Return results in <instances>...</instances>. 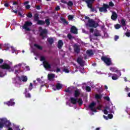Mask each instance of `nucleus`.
<instances>
[{
    "label": "nucleus",
    "mask_w": 130,
    "mask_h": 130,
    "mask_svg": "<svg viewBox=\"0 0 130 130\" xmlns=\"http://www.w3.org/2000/svg\"><path fill=\"white\" fill-rule=\"evenodd\" d=\"M68 20H69V21H72V20H73V19H74V15H69L68 16Z\"/></svg>",
    "instance_id": "obj_37"
},
{
    "label": "nucleus",
    "mask_w": 130,
    "mask_h": 130,
    "mask_svg": "<svg viewBox=\"0 0 130 130\" xmlns=\"http://www.w3.org/2000/svg\"><path fill=\"white\" fill-rule=\"evenodd\" d=\"M108 118H109V119H112V118H113V115L112 114H109L108 115Z\"/></svg>",
    "instance_id": "obj_44"
},
{
    "label": "nucleus",
    "mask_w": 130,
    "mask_h": 130,
    "mask_svg": "<svg viewBox=\"0 0 130 130\" xmlns=\"http://www.w3.org/2000/svg\"><path fill=\"white\" fill-rule=\"evenodd\" d=\"M104 100H106L107 101H110V98L108 96H104Z\"/></svg>",
    "instance_id": "obj_43"
},
{
    "label": "nucleus",
    "mask_w": 130,
    "mask_h": 130,
    "mask_svg": "<svg viewBox=\"0 0 130 130\" xmlns=\"http://www.w3.org/2000/svg\"><path fill=\"white\" fill-rule=\"evenodd\" d=\"M87 25H88L89 27H91L92 28H97V26H99V24L96 23L93 19H89Z\"/></svg>",
    "instance_id": "obj_6"
},
{
    "label": "nucleus",
    "mask_w": 130,
    "mask_h": 130,
    "mask_svg": "<svg viewBox=\"0 0 130 130\" xmlns=\"http://www.w3.org/2000/svg\"><path fill=\"white\" fill-rule=\"evenodd\" d=\"M15 75H18L19 74V70H15Z\"/></svg>",
    "instance_id": "obj_64"
},
{
    "label": "nucleus",
    "mask_w": 130,
    "mask_h": 130,
    "mask_svg": "<svg viewBox=\"0 0 130 130\" xmlns=\"http://www.w3.org/2000/svg\"><path fill=\"white\" fill-rule=\"evenodd\" d=\"M0 69H2V70H8L10 71V70H11V66L8 63H4V64L0 65Z\"/></svg>",
    "instance_id": "obj_10"
},
{
    "label": "nucleus",
    "mask_w": 130,
    "mask_h": 130,
    "mask_svg": "<svg viewBox=\"0 0 130 130\" xmlns=\"http://www.w3.org/2000/svg\"><path fill=\"white\" fill-rule=\"evenodd\" d=\"M39 20V14L38 13H36L34 15V21L35 22H38Z\"/></svg>",
    "instance_id": "obj_23"
},
{
    "label": "nucleus",
    "mask_w": 130,
    "mask_h": 130,
    "mask_svg": "<svg viewBox=\"0 0 130 130\" xmlns=\"http://www.w3.org/2000/svg\"><path fill=\"white\" fill-rule=\"evenodd\" d=\"M85 90L87 92H91V87H90V86H86L85 87Z\"/></svg>",
    "instance_id": "obj_40"
},
{
    "label": "nucleus",
    "mask_w": 130,
    "mask_h": 130,
    "mask_svg": "<svg viewBox=\"0 0 130 130\" xmlns=\"http://www.w3.org/2000/svg\"><path fill=\"white\" fill-rule=\"evenodd\" d=\"M70 32L73 34H78V29H77V27H76V26H73L71 28Z\"/></svg>",
    "instance_id": "obj_17"
},
{
    "label": "nucleus",
    "mask_w": 130,
    "mask_h": 130,
    "mask_svg": "<svg viewBox=\"0 0 130 130\" xmlns=\"http://www.w3.org/2000/svg\"><path fill=\"white\" fill-rule=\"evenodd\" d=\"M107 9H109V6L106 4H103L102 7H99V12L100 13H107Z\"/></svg>",
    "instance_id": "obj_5"
},
{
    "label": "nucleus",
    "mask_w": 130,
    "mask_h": 130,
    "mask_svg": "<svg viewBox=\"0 0 130 130\" xmlns=\"http://www.w3.org/2000/svg\"><path fill=\"white\" fill-rule=\"evenodd\" d=\"M62 46H63V42H62V40H59L58 41L57 48L58 49H61V48H62Z\"/></svg>",
    "instance_id": "obj_19"
},
{
    "label": "nucleus",
    "mask_w": 130,
    "mask_h": 130,
    "mask_svg": "<svg viewBox=\"0 0 130 130\" xmlns=\"http://www.w3.org/2000/svg\"><path fill=\"white\" fill-rule=\"evenodd\" d=\"M68 6H69V7H72L74 6V3H73V2L72 1H69L68 3H67Z\"/></svg>",
    "instance_id": "obj_35"
},
{
    "label": "nucleus",
    "mask_w": 130,
    "mask_h": 130,
    "mask_svg": "<svg viewBox=\"0 0 130 130\" xmlns=\"http://www.w3.org/2000/svg\"><path fill=\"white\" fill-rule=\"evenodd\" d=\"M110 70L111 71V72H113L114 73H116V72H117V69L114 67H111Z\"/></svg>",
    "instance_id": "obj_34"
},
{
    "label": "nucleus",
    "mask_w": 130,
    "mask_h": 130,
    "mask_svg": "<svg viewBox=\"0 0 130 130\" xmlns=\"http://www.w3.org/2000/svg\"><path fill=\"white\" fill-rule=\"evenodd\" d=\"M125 35H126V36L127 37H130V32H126V33H125Z\"/></svg>",
    "instance_id": "obj_55"
},
{
    "label": "nucleus",
    "mask_w": 130,
    "mask_h": 130,
    "mask_svg": "<svg viewBox=\"0 0 130 130\" xmlns=\"http://www.w3.org/2000/svg\"><path fill=\"white\" fill-rule=\"evenodd\" d=\"M32 89H33V84L31 83H30L29 84L28 89L29 90V91H31V90H32Z\"/></svg>",
    "instance_id": "obj_45"
},
{
    "label": "nucleus",
    "mask_w": 130,
    "mask_h": 130,
    "mask_svg": "<svg viewBox=\"0 0 130 130\" xmlns=\"http://www.w3.org/2000/svg\"><path fill=\"white\" fill-rule=\"evenodd\" d=\"M111 18L113 21H116V19H117V14L115 12H113L112 14V16L111 17Z\"/></svg>",
    "instance_id": "obj_20"
},
{
    "label": "nucleus",
    "mask_w": 130,
    "mask_h": 130,
    "mask_svg": "<svg viewBox=\"0 0 130 130\" xmlns=\"http://www.w3.org/2000/svg\"><path fill=\"white\" fill-rule=\"evenodd\" d=\"M4 62V59L0 58V64H2Z\"/></svg>",
    "instance_id": "obj_63"
},
{
    "label": "nucleus",
    "mask_w": 130,
    "mask_h": 130,
    "mask_svg": "<svg viewBox=\"0 0 130 130\" xmlns=\"http://www.w3.org/2000/svg\"><path fill=\"white\" fill-rule=\"evenodd\" d=\"M34 46L36 47V48H37L38 49H39V50H42V49H43V48L42 47V46L37 44H34Z\"/></svg>",
    "instance_id": "obj_25"
},
{
    "label": "nucleus",
    "mask_w": 130,
    "mask_h": 130,
    "mask_svg": "<svg viewBox=\"0 0 130 130\" xmlns=\"http://www.w3.org/2000/svg\"><path fill=\"white\" fill-rule=\"evenodd\" d=\"M32 23L30 21H26L23 25V29H25L26 31H30L31 29L29 27L32 26Z\"/></svg>",
    "instance_id": "obj_8"
},
{
    "label": "nucleus",
    "mask_w": 130,
    "mask_h": 130,
    "mask_svg": "<svg viewBox=\"0 0 130 130\" xmlns=\"http://www.w3.org/2000/svg\"><path fill=\"white\" fill-rule=\"evenodd\" d=\"M82 2H85V3H86L88 6H90V3L93 1V0H81Z\"/></svg>",
    "instance_id": "obj_32"
},
{
    "label": "nucleus",
    "mask_w": 130,
    "mask_h": 130,
    "mask_svg": "<svg viewBox=\"0 0 130 130\" xmlns=\"http://www.w3.org/2000/svg\"><path fill=\"white\" fill-rule=\"evenodd\" d=\"M69 40H72V39H75V37H73L71 34H68L67 36Z\"/></svg>",
    "instance_id": "obj_31"
},
{
    "label": "nucleus",
    "mask_w": 130,
    "mask_h": 130,
    "mask_svg": "<svg viewBox=\"0 0 130 130\" xmlns=\"http://www.w3.org/2000/svg\"><path fill=\"white\" fill-rule=\"evenodd\" d=\"M12 13H15V14H18V11L14 10L13 9L12 10Z\"/></svg>",
    "instance_id": "obj_58"
},
{
    "label": "nucleus",
    "mask_w": 130,
    "mask_h": 130,
    "mask_svg": "<svg viewBox=\"0 0 130 130\" xmlns=\"http://www.w3.org/2000/svg\"><path fill=\"white\" fill-rule=\"evenodd\" d=\"M40 60L41 61H45V57L43 56H41L40 57Z\"/></svg>",
    "instance_id": "obj_46"
},
{
    "label": "nucleus",
    "mask_w": 130,
    "mask_h": 130,
    "mask_svg": "<svg viewBox=\"0 0 130 130\" xmlns=\"http://www.w3.org/2000/svg\"><path fill=\"white\" fill-rule=\"evenodd\" d=\"M18 5V2H14L13 3V6L17 5Z\"/></svg>",
    "instance_id": "obj_60"
},
{
    "label": "nucleus",
    "mask_w": 130,
    "mask_h": 130,
    "mask_svg": "<svg viewBox=\"0 0 130 130\" xmlns=\"http://www.w3.org/2000/svg\"><path fill=\"white\" fill-rule=\"evenodd\" d=\"M104 113L105 114H108V111L106 109H105V110H104Z\"/></svg>",
    "instance_id": "obj_57"
},
{
    "label": "nucleus",
    "mask_w": 130,
    "mask_h": 130,
    "mask_svg": "<svg viewBox=\"0 0 130 130\" xmlns=\"http://www.w3.org/2000/svg\"><path fill=\"white\" fill-rule=\"evenodd\" d=\"M104 108L105 109H106V110H109L110 109V107L108 106H106Z\"/></svg>",
    "instance_id": "obj_50"
},
{
    "label": "nucleus",
    "mask_w": 130,
    "mask_h": 130,
    "mask_svg": "<svg viewBox=\"0 0 130 130\" xmlns=\"http://www.w3.org/2000/svg\"><path fill=\"white\" fill-rule=\"evenodd\" d=\"M27 17H28V18H32V17H33V15L32 14V13L31 12H29L28 13V14L27 15Z\"/></svg>",
    "instance_id": "obj_47"
},
{
    "label": "nucleus",
    "mask_w": 130,
    "mask_h": 130,
    "mask_svg": "<svg viewBox=\"0 0 130 130\" xmlns=\"http://www.w3.org/2000/svg\"><path fill=\"white\" fill-rule=\"evenodd\" d=\"M9 6L10 5L8 3H6L5 4H4V7H6V8H8Z\"/></svg>",
    "instance_id": "obj_51"
},
{
    "label": "nucleus",
    "mask_w": 130,
    "mask_h": 130,
    "mask_svg": "<svg viewBox=\"0 0 130 130\" xmlns=\"http://www.w3.org/2000/svg\"><path fill=\"white\" fill-rule=\"evenodd\" d=\"M116 73H117V76L119 78V77H120V76H121V72H120V71L119 70H117V71L116 72Z\"/></svg>",
    "instance_id": "obj_38"
},
{
    "label": "nucleus",
    "mask_w": 130,
    "mask_h": 130,
    "mask_svg": "<svg viewBox=\"0 0 130 130\" xmlns=\"http://www.w3.org/2000/svg\"><path fill=\"white\" fill-rule=\"evenodd\" d=\"M46 24L47 26H49L50 25V20L49 19H45V21L39 20L37 22V24L38 25H40L41 26H43L44 25Z\"/></svg>",
    "instance_id": "obj_4"
},
{
    "label": "nucleus",
    "mask_w": 130,
    "mask_h": 130,
    "mask_svg": "<svg viewBox=\"0 0 130 130\" xmlns=\"http://www.w3.org/2000/svg\"><path fill=\"white\" fill-rule=\"evenodd\" d=\"M121 27V25L119 24H116L115 25V29H119Z\"/></svg>",
    "instance_id": "obj_39"
},
{
    "label": "nucleus",
    "mask_w": 130,
    "mask_h": 130,
    "mask_svg": "<svg viewBox=\"0 0 130 130\" xmlns=\"http://www.w3.org/2000/svg\"><path fill=\"white\" fill-rule=\"evenodd\" d=\"M5 125L9 127L11 125V123L6 119H2L1 121H0V128H3Z\"/></svg>",
    "instance_id": "obj_3"
},
{
    "label": "nucleus",
    "mask_w": 130,
    "mask_h": 130,
    "mask_svg": "<svg viewBox=\"0 0 130 130\" xmlns=\"http://www.w3.org/2000/svg\"><path fill=\"white\" fill-rule=\"evenodd\" d=\"M39 31L40 32V36L42 37V39H45L46 38V35L48 33V30L46 28H42V27H39Z\"/></svg>",
    "instance_id": "obj_1"
},
{
    "label": "nucleus",
    "mask_w": 130,
    "mask_h": 130,
    "mask_svg": "<svg viewBox=\"0 0 130 130\" xmlns=\"http://www.w3.org/2000/svg\"><path fill=\"white\" fill-rule=\"evenodd\" d=\"M55 11H59L60 10V8L59 7V6H57L55 8Z\"/></svg>",
    "instance_id": "obj_48"
},
{
    "label": "nucleus",
    "mask_w": 130,
    "mask_h": 130,
    "mask_svg": "<svg viewBox=\"0 0 130 130\" xmlns=\"http://www.w3.org/2000/svg\"><path fill=\"white\" fill-rule=\"evenodd\" d=\"M70 100L71 103L74 105H75V104H77V103H79L80 106L83 105V100H82V99H77L74 98H71Z\"/></svg>",
    "instance_id": "obj_2"
},
{
    "label": "nucleus",
    "mask_w": 130,
    "mask_h": 130,
    "mask_svg": "<svg viewBox=\"0 0 130 130\" xmlns=\"http://www.w3.org/2000/svg\"><path fill=\"white\" fill-rule=\"evenodd\" d=\"M101 59L105 62V63L107 64V66H111V64L112 63L111 62V59L106 56H102Z\"/></svg>",
    "instance_id": "obj_7"
},
{
    "label": "nucleus",
    "mask_w": 130,
    "mask_h": 130,
    "mask_svg": "<svg viewBox=\"0 0 130 130\" xmlns=\"http://www.w3.org/2000/svg\"><path fill=\"white\" fill-rule=\"evenodd\" d=\"M4 104H6L8 106H13V105H15V102H14V100L11 99L9 101L4 103Z\"/></svg>",
    "instance_id": "obj_18"
},
{
    "label": "nucleus",
    "mask_w": 130,
    "mask_h": 130,
    "mask_svg": "<svg viewBox=\"0 0 130 130\" xmlns=\"http://www.w3.org/2000/svg\"><path fill=\"white\" fill-rule=\"evenodd\" d=\"M43 64L45 69L46 70H48V69H51V65H50V64H49L47 61H44L43 62Z\"/></svg>",
    "instance_id": "obj_15"
},
{
    "label": "nucleus",
    "mask_w": 130,
    "mask_h": 130,
    "mask_svg": "<svg viewBox=\"0 0 130 130\" xmlns=\"http://www.w3.org/2000/svg\"><path fill=\"white\" fill-rule=\"evenodd\" d=\"M109 77H111L112 80H113L114 81H116V80H117L119 78L117 76V74L112 73L109 74Z\"/></svg>",
    "instance_id": "obj_16"
},
{
    "label": "nucleus",
    "mask_w": 130,
    "mask_h": 130,
    "mask_svg": "<svg viewBox=\"0 0 130 130\" xmlns=\"http://www.w3.org/2000/svg\"><path fill=\"white\" fill-rule=\"evenodd\" d=\"M24 95L26 98H31V94L30 93H25Z\"/></svg>",
    "instance_id": "obj_36"
},
{
    "label": "nucleus",
    "mask_w": 130,
    "mask_h": 130,
    "mask_svg": "<svg viewBox=\"0 0 130 130\" xmlns=\"http://www.w3.org/2000/svg\"><path fill=\"white\" fill-rule=\"evenodd\" d=\"M61 88H62V85H61V84H60V83L56 84V89H57V90H60V89H61Z\"/></svg>",
    "instance_id": "obj_26"
},
{
    "label": "nucleus",
    "mask_w": 130,
    "mask_h": 130,
    "mask_svg": "<svg viewBox=\"0 0 130 130\" xmlns=\"http://www.w3.org/2000/svg\"><path fill=\"white\" fill-rule=\"evenodd\" d=\"M95 99H96V100H99L102 98V95L96 94H95Z\"/></svg>",
    "instance_id": "obj_29"
},
{
    "label": "nucleus",
    "mask_w": 130,
    "mask_h": 130,
    "mask_svg": "<svg viewBox=\"0 0 130 130\" xmlns=\"http://www.w3.org/2000/svg\"><path fill=\"white\" fill-rule=\"evenodd\" d=\"M80 95H81V92H80V90H79V89L76 90L74 93V96L75 98H78V97H79Z\"/></svg>",
    "instance_id": "obj_21"
},
{
    "label": "nucleus",
    "mask_w": 130,
    "mask_h": 130,
    "mask_svg": "<svg viewBox=\"0 0 130 130\" xmlns=\"http://www.w3.org/2000/svg\"><path fill=\"white\" fill-rule=\"evenodd\" d=\"M93 36H94L95 37H99V36H101V34H100V32H99V31H97L96 32H94Z\"/></svg>",
    "instance_id": "obj_27"
},
{
    "label": "nucleus",
    "mask_w": 130,
    "mask_h": 130,
    "mask_svg": "<svg viewBox=\"0 0 130 130\" xmlns=\"http://www.w3.org/2000/svg\"><path fill=\"white\" fill-rule=\"evenodd\" d=\"M103 117L104 118H105V119H106V120H108V117L106 116L105 115H103Z\"/></svg>",
    "instance_id": "obj_59"
},
{
    "label": "nucleus",
    "mask_w": 130,
    "mask_h": 130,
    "mask_svg": "<svg viewBox=\"0 0 130 130\" xmlns=\"http://www.w3.org/2000/svg\"><path fill=\"white\" fill-rule=\"evenodd\" d=\"M73 48L74 52H75V53H77V54H79V53H80V52L81 51V49L80 48L79 45H78V44H75L73 46Z\"/></svg>",
    "instance_id": "obj_11"
},
{
    "label": "nucleus",
    "mask_w": 130,
    "mask_h": 130,
    "mask_svg": "<svg viewBox=\"0 0 130 130\" xmlns=\"http://www.w3.org/2000/svg\"><path fill=\"white\" fill-rule=\"evenodd\" d=\"M77 61L78 63H79V64H80V66L81 67L85 66V61H84V60H83V59H82V58L78 57L77 58Z\"/></svg>",
    "instance_id": "obj_14"
},
{
    "label": "nucleus",
    "mask_w": 130,
    "mask_h": 130,
    "mask_svg": "<svg viewBox=\"0 0 130 130\" xmlns=\"http://www.w3.org/2000/svg\"><path fill=\"white\" fill-rule=\"evenodd\" d=\"M18 81H19L20 82L22 81V82H24V83H26V82L28 81V78L27 77V76L24 75H22L21 77L18 76Z\"/></svg>",
    "instance_id": "obj_13"
},
{
    "label": "nucleus",
    "mask_w": 130,
    "mask_h": 130,
    "mask_svg": "<svg viewBox=\"0 0 130 130\" xmlns=\"http://www.w3.org/2000/svg\"><path fill=\"white\" fill-rule=\"evenodd\" d=\"M54 78V74H48V80H51Z\"/></svg>",
    "instance_id": "obj_33"
},
{
    "label": "nucleus",
    "mask_w": 130,
    "mask_h": 130,
    "mask_svg": "<svg viewBox=\"0 0 130 130\" xmlns=\"http://www.w3.org/2000/svg\"><path fill=\"white\" fill-rule=\"evenodd\" d=\"M95 106H96V103H95V102H92L89 105L88 107L93 112H97V109H96Z\"/></svg>",
    "instance_id": "obj_9"
},
{
    "label": "nucleus",
    "mask_w": 130,
    "mask_h": 130,
    "mask_svg": "<svg viewBox=\"0 0 130 130\" xmlns=\"http://www.w3.org/2000/svg\"><path fill=\"white\" fill-rule=\"evenodd\" d=\"M66 93H71V90H70V88H68L67 89L65 90Z\"/></svg>",
    "instance_id": "obj_52"
},
{
    "label": "nucleus",
    "mask_w": 130,
    "mask_h": 130,
    "mask_svg": "<svg viewBox=\"0 0 130 130\" xmlns=\"http://www.w3.org/2000/svg\"><path fill=\"white\" fill-rule=\"evenodd\" d=\"M27 93H28V89L25 88V92H24V94H27Z\"/></svg>",
    "instance_id": "obj_61"
},
{
    "label": "nucleus",
    "mask_w": 130,
    "mask_h": 130,
    "mask_svg": "<svg viewBox=\"0 0 130 130\" xmlns=\"http://www.w3.org/2000/svg\"><path fill=\"white\" fill-rule=\"evenodd\" d=\"M56 72V73H59V72H60V69L59 68H57Z\"/></svg>",
    "instance_id": "obj_62"
},
{
    "label": "nucleus",
    "mask_w": 130,
    "mask_h": 130,
    "mask_svg": "<svg viewBox=\"0 0 130 130\" xmlns=\"http://www.w3.org/2000/svg\"><path fill=\"white\" fill-rule=\"evenodd\" d=\"M47 41L50 44V45L53 44V42H54V40L52 38H49L47 39Z\"/></svg>",
    "instance_id": "obj_24"
},
{
    "label": "nucleus",
    "mask_w": 130,
    "mask_h": 130,
    "mask_svg": "<svg viewBox=\"0 0 130 130\" xmlns=\"http://www.w3.org/2000/svg\"><path fill=\"white\" fill-rule=\"evenodd\" d=\"M60 20L61 21V22H62L63 23L66 24V25H69V22H68V21H67V20H66V19L63 18H61Z\"/></svg>",
    "instance_id": "obj_28"
},
{
    "label": "nucleus",
    "mask_w": 130,
    "mask_h": 130,
    "mask_svg": "<svg viewBox=\"0 0 130 130\" xmlns=\"http://www.w3.org/2000/svg\"><path fill=\"white\" fill-rule=\"evenodd\" d=\"M37 10H41V7L40 5H38L36 7Z\"/></svg>",
    "instance_id": "obj_53"
},
{
    "label": "nucleus",
    "mask_w": 130,
    "mask_h": 130,
    "mask_svg": "<svg viewBox=\"0 0 130 130\" xmlns=\"http://www.w3.org/2000/svg\"><path fill=\"white\" fill-rule=\"evenodd\" d=\"M37 81L40 83V84H44V81H41V79L40 78H37Z\"/></svg>",
    "instance_id": "obj_41"
},
{
    "label": "nucleus",
    "mask_w": 130,
    "mask_h": 130,
    "mask_svg": "<svg viewBox=\"0 0 130 130\" xmlns=\"http://www.w3.org/2000/svg\"><path fill=\"white\" fill-rule=\"evenodd\" d=\"M121 24L123 27H124L126 25V24L125 23V20L124 19H122L121 20Z\"/></svg>",
    "instance_id": "obj_30"
},
{
    "label": "nucleus",
    "mask_w": 130,
    "mask_h": 130,
    "mask_svg": "<svg viewBox=\"0 0 130 130\" xmlns=\"http://www.w3.org/2000/svg\"><path fill=\"white\" fill-rule=\"evenodd\" d=\"M95 0H93L90 3H89V5H87L88 8L89 9H90L91 12H95V13H97V10L96 9L93 8V4L94 3V2H95Z\"/></svg>",
    "instance_id": "obj_12"
},
{
    "label": "nucleus",
    "mask_w": 130,
    "mask_h": 130,
    "mask_svg": "<svg viewBox=\"0 0 130 130\" xmlns=\"http://www.w3.org/2000/svg\"><path fill=\"white\" fill-rule=\"evenodd\" d=\"M63 71L65 73H70V71H69L68 69H64Z\"/></svg>",
    "instance_id": "obj_56"
},
{
    "label": "nucleus",
    "mask_w": 130,
    "mask_h": 130,
    "mask_svg": "<svg viewBox=\"0 0 130 130\" xmlns=\"http://www.w3.org/2000/svg\"><path fill=\"white\" fill-rule=\"evenodd\" d=\"M86 53L89 56L94 55V53L93 52V50H87L86 51Z\"/></svg>",
    "instance_id": "obj_22"
},
{
    "label": "nucleus",
    "mask_w": 130,
    "mask_h": 130,
    "mask_svg": "<svg viewBox=\"0 0 130 130\" xmlns=\"http://www.w3.org/2000/svg\"><path fill=\"white\" fill-rule=\"evenodd\" d=\"M25 8L27 10H29V9L31 8V6L29 5H27L26 6Z\"/></svg>",
    "instance_id": "obj_54"
},
{
    "label": "nucleus",
    "mask_w": 130,
    "mask_h": 130,
    "mask_svg": "<svg viewBox=\"0 0 130 130\" xmlns=\"http://www.w3.org/2000/svg\"><path fill=\"white\" fill-rule=\"evenodd\" d=\"M119 37L118 36H115L114 40L117 41V39H119Z\"/></svg>",
    "instance_id": "obj_49"
},
{
    "label": "nucleus",
    "mask_w": 130,
    "mask_h": 130,
    "mask_svg": "<svg viewBox=\"0 0 130 130\" xmlns=\"http://www.w3.org/2000/svg\"><path fill=\"white\" fill-rule=\"evenodd\" d=\"M109 7H114V4H113V2L112 1H111L109 3Z\"/></svg>",
    "instance_id": "obj_42"
}]
</instances>
